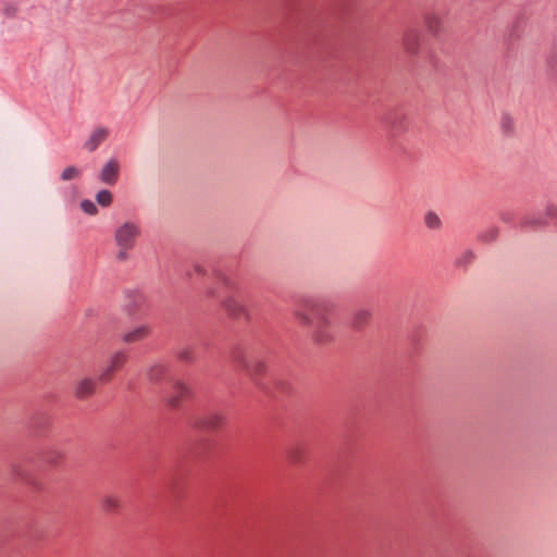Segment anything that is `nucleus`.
<instances>
[{"label": "nucleus", "mask_w": 557, "mask_h": 557, "mask_svg": "<svg viewBox=\"0 0 557 557\" xmlns=\"http://www.w3.org/2000/svg\"><path fill=\"white\" fill-rule=\"evenodd\" d=\"M295 305L294 317L307 329L311 343L318 346L345 347L358 344L361 331L371 317L369 310L358 309L349 322H336L325 306L308 295L297 296Z\"/></svg>", "instance_id": "f257e3e1"}, {"label": "nucleus", "mask_w": 557, "mask_h": 557, "mask_svg": "<svg viewBox=\"0 0 557 557\" xmlns=\"http://www.w3.org/2000/svg\"><path fill=\"white\" fill-rule=\"evenodd\" d=\"M187 276L191 280L196 276L208 296L220 300L228 318L235 321L243 320L248 325L252 324L250 305L253 301V294L246 284L221 269H207L199 264L194 265L193 271H187Z\"/></svg>", "instance_id": "f03ea898"}, {"label": "nucleus", "mask_w": 557, "mask_h": 557, "mask_svg": "<svg viewBox=\"0 0 557 557\" xmlns=\"http://www.w3.org/2000/svg\"><path fill=\"white\" fill-rule=\"evenodd\" d=\"M148 379L159 386L164 401L173 409L181 408L182 401L190 396L189 387L181 382L164 364H153L148 371Z\"/></svg>", "instance_id": "7ed1b4c3"}, {"label": "nucleus", "mask_w": 557, "mask_h": 557, "mask_svg": "<svg viewBox=\"0 0 557 557\" xmlns=\"http://www.w3.org/2000/svg\"><path fill=\"white\" fill-rule=\"evenodd\" d=\"M242 367L253 377L256 384L268 395L276 397V394H288L292 389L289 383L272 373H268V367L261 360L239 359Z\"/></svg>", "instance_id": "20e7f679"}, {"label": "nucleus", "mask_w": 557, "mask_h": 557, "mask_svg": "<svg viewBox=\"0 0 557 557\" xmlns=\"http://www.w3.org/2000/svg\"><path fill=\"white\" fill-rule=\"evenodd\" d=\"M119 319L110 317L102 326L101 332L108 337H119L125 345L138 344L148 338L151 334V327L148 324H141L126 332L117 331Z\"/></svg>", "instance_id": "39448f33"}, {"label": "nucleus", "mask_w": 557, "mask_h": 557, "mask_svg": "<svg viewBox=\"0 0 557 557\" xmlns=\"http://www.w3.org/2000/svg\"><path fill=\"white\" fill-rule=\"evenodd\" d=\"M553 221L557 226V203L548 202L546 205L545 214L539 211L524 212L519 221V228L522 231H536L548 225V221Z\"/></svg>", "instance_id": "423d86ee"}, {"label": "nucleus", "mask_w": 557, "mask_h": 557, "mask_svg": "<svg viewBox=\"0 0 557 557\" xmlns=\"http://www.w3.org/2000/svg\"><path fill=\"white\" fill-rule=\"evenodd\" d=\"M140 234L141 228L138 222L133 220L124 221L114 231V242L117 247L135 248Z\"/></svg>", "instance_id": "0eeeda50"}, {"label": "nucleus", "mask_w": 557, "mask_h": 557, "mask_svg": "<svg viewBox=\"0 0 557 557\" xmlns=\"http://www.w3.org/2000/svg\"><path fill=\"white\" fill-rule=\"evenodd\" d=\"M123 309L131 320H139L146 315V297L138 289H125Z\"/></svg>", "instance_id": "6e6552de"}, {"label": "nucleus", "mask_w": 557, "mask_h": 557, "mask_svg": "<svg viewBox=\"0 0 557 557\" xmlns=\"http://www.w3.org/2000/svg\"><path fill=\"white\" fill-rule=\"evenodd\" d=\"M406 344L421 347L434 345V333L424 323L412 324L405 333Z\"/></svg>", "instance_id": "1a4fd4ad"}, {"label": "nucleus", "mask_w": 557, "mask_h": 557, "mask_svg": "<svg viewBox=\"0 0 557 557\" xmlns=\"http://www.w3.org/2000/svg\"><path fill=\"white\" fill-rule=\"evenodd\" d=\"M121 163L116 158H110L100 169L98 180L108 186H114L120 177Z\"/></svg>", "instance_id": "9d476101"}, {"label": "nucleus", "mask_w": 557, "mask_h": 557, "mask_svg": "<svg viewBox=\"0 0 557 557\" xmlns=\"http://www.w3.org/2000/svg\"><path fill=\"white\" fill-rule=\"evenodd\" d=\"M194 428L200 430H215L223 424V417L214 410H210L201 416L191 419Z\"/></svg>", "instance_id": "9b49d317"}, {"label": "nucleus", "mask_w": 557, "mask_h": 557, "mask_svg": "<svg viewBox=\"0 0 557 557\" xmlns=\"http://www.w3.org/2000/svg\"><path fill=\"white\" fill-rule=\"evenodd\" d=\"M126 357L124 352L119 350L115 355L112 356L108 366L101 371L98 380L101 382L109 381L112 377L113 373L123 366Z\"/></svg>", "instance_id": "f8f14e48"}, {"label": "nucleus", "mask_w": 557, "mask_h": 557, "mask_svg": "<svg viewBox=\"0 0 557 557\" xmlns=\"http://www.w3.org/2000/svg\"><path fill=\"white\" fill-rule=\"evenodd\" d=\"M109 135V129L106 127H97L94 129V132L90 134L88 139L84 143V149H86L89 152H94L98 149V147L107 139Z\"/></svg>", "instance_id": "ddd939ff"}, {"label": "nucleus", "mask_w": 557, "mask_h": 557, "mask_svg": "<svg viewBox=\"0 0 557 557\" xmlns=\"http://www.w3.org/2000/svg\"><path fill=\"white\" fill-rule=\"evenodd\" d=\"M95 388L96 381L90 377H86L77 384L75 388V396L78 399H85L94 394Z\"/></svg>", "instance_id": "4468645a"}, {"label": "nucleus", "mask_w": 557, "mask_h": 557, "mask_svg": "<svg viewBox=\"0 0 557 557\" xmlns=\"http://www.w3.org/2000/svg\"><path fill=\"white\" fill-rule=\"evenodd\" d=\"M475 253L471 249L460 252L455 259V267L466 271L474 261Z\"/></svg>", "instance_id": "2eb2a0df"}, {"label": "nucleus", "mask_w": 557, "mask_h": 557, "mask_svg": "<svg viewBox=\"0 0 557 557\" xmlns=\"http://www.w3.org/2000/svg\"><path fill=\"white\" fill-rule=\"evenodd\" d=\"M499 236V227L496 225H491L486 227L485 230L481 231L476 238L479 242L483 244H492L497 240Z\"/></svg>", "instance_id": "dca6fc26"}, {"label": "nucleus", "mask_w": 557, "mask_h": 557, "mask_svg": "<svg viewBox=\"0 0 557 557\" xmlns=\"http://www.w3.org/2000/svg\"><path fill=\"white\" fill-rule=\"evenodd\" d=\"M424 224L429 230L437 231L443 226V222L438 214L434 211H428L424 215Z\"/></svg>", "instance_id": "f3484780"}, {"label": "nucleus", "mask_w": 557, "mask_h": 557, "mask_svg": "<svg viewBox=\"0 0 557 557\" xmlns=\"http://www.w3.org/2000/svg\"><path fill=\"white\" fill-rule=\"evenodd\" d=\"M499 219L503 223L507 224L512 228H519V222H516L517 213L512 209H503L498 213Z\"/></svg>", "instance_id": "a211bd4d"}, {"label": "nucleus", "mask_w": 557, "mask_h": 557, "mask_svg": "<svg viewBox=\"0 0 557 557\" xmlns=\"http://www.w3.org/2000/svg\"><path fill=\"white\" fill-rule=\"evenodd\" d=\"M404 45L408 52L416 53L419 47V37L414 32H409L404 36Z\"/></svg>", "instance_id": "6ab92c4d"}, {"label": "nucleus", "mask_w": 557, "mask_h": 557, "mask_svg": "<svg viewBox=\"0 0 557 557\" xmlns=\"http://www.w3.org/2000/svg\"><path fill=\"white\" fill-rule=\"evenodd\" d=\"M51 423L50 417L45 412H38L32 421V426L38 431L47 428Z\"/></svg>", "instance_id": "aec40b11"}, {"label": "nucleus", "mask_w": 557, "mask_h": 557, "mask_svg": "<svg viewBox=\"0 0 557 557\" xmlns=\"http://www.w3.org/2000/svg\"><path fill=\"white\" fill-rule=\"evenodd\" d=\"M113 195L109 189H101L96 194V201L99 206L107 208L112 203Z\"/></svg>", "instance_id": "412c9836"}, {"label": "nucleus", "mask_w": 557, "mask_h": 557, "mask_svg": "<svg viewBox=\"0 0 557 557\" xmlns=\"http://www.w3.org/2000/svg\"><path fill=\"white\" fill-rule=\"evenodd\" d=\"M81 174H82L81 169H78L75 165H70L62 171L60 178L62 181H72V180L79 177Z\"/></svg>", "instance_id": "4be33fe9"}, {"label": "nucleus", "mask_w": 557, "mask_h": 557, "mask_svg": "<svg viewBox=\"0 0 557 557\" xmlns=\"http://www.w3.org/2000/svg\"><path fill=\"white\" fill-rule=\"evenodd\" d=\"M425 23L432 34L436 35L438 33L441 22L435 14H428L425 16Z\"/></svg>", "instance_id": "5701e85b"}, {"label": "nucleus", "mask_w": 557, "mask_h": 557, "mask_svg": "<svg viewBox=\"0 0 557 557\" xmlns=\"http://www.w3.org/2000/svg\"><path fill=\"white\" fill-rule=\"evenodd\" d=\"M102 507L107 512H115L119 508V500L112 496L103 499Z\"/></svg>", "instance_id": "b1692460"}, {"label": "nucleus", "mask_w": 557, "mask_h": 557, "mask_svg": "<svg viewBox=\"0 0 557 557\" xmlns=\"http://www.w3.org/2000/svg\"><path fill=\"white\" fill-rule=\"evenodd\" d=\"M81 208L85 213H87L89 215H95L98 213L97 205L89 199L82 200Z\"/></svg>", "instance_id": "393cba45"}, {"label": "nucleus", "mask_w": 557, "mask_h": 557, "mask_svg": "<svg viewBox=\"0 0 557 557\" xmlns=\"http://www.w3.org/2000/svg\"><path fill=\"white\" fill-rule=\"evenodd\" d=\"M502 129L507 135L511 134L513 131V120L508 114H504L502 117Z\"/></svg>", "instance_id": "a878e982"}, {"label": "nucleus", "mask_w": 557, "mask_h": 557, "mask_svg": "<svg viewBox=\"0 0 557 557\" xmlns=\"http://www.w3.org/2000/svg\"><path fill=\"white\" fill-rule=\"evenodd\" d=\"M547 62L552 73L557 75V49L550 53Z\"/></svg>", "instance_id": "bb28decb"}, {"label": "nucleus", "mask_w": 557, "mask_h": 557, "mask_svg": "<svg viewBox=\"0 0 557 557\" xmlns=\"http://www.w3.org/2000/svg\"><path fill=\"white\" fill-rule=\"evenodd\" d=\"M60 458L61 454L58 450H51L46 455V460L51 465H55Z\"/></svg>", "instance_id": "cd10ccee"}, {"label": "nucleus", "mask_w": 557, "mask_h": 557, "mask_svg": "<svg viewBox=\"0 0 557 557\" xmlns=\"http://www.w3.org/2000/svg\"><path fill=\"white\" fill-rule=\"evenodd\" d=\"M133 248H123V247H119V251L116 252V259L119 261H125L128 259L129 255H128V251L132 250Z\"/></svg>", "instance_id": "c85d7f7f"}, {"label": "nucleus", "mask_w": 557, "mask_h": 557, "mask_svg": "<svg viewBox=\"0 0 557 557\" xmlns=\"http://www.w3.org/2000/svg\"><path fill=\"white\" fill-rule=\"evenodd\" d=\"M165 485L169 488H174V486L176 485V474L175 473L171 472L169 474V478L166 479Z\"/></svg>", "instance_id": "c756f323"}, {"label": "nucleus", "mask_w": 557, "mask_h": 557, "mask_svg": "<svg viewBox=\"0 0 557 557\" xmlns=\"http://www.w3.org/2000/svg\"><path fill=\"white\" fill-rule=\"evenodd\" d=\"M16 8L13 4H8L4 8V14L8 16H13L15 14Z\"/></svg>", "instance_id": "7c9ffc66"}, {"label": "nucleus", "mask_w": 557, "mask_h": 557, "mask_svg": "<svg viewBox=\"0 0 557 557\" xmlns=\"http://www.w3.org/2000/svg\"><path fill=\"white\" fill-rule=\"evenodd\" d=\"M191 352L193 350H183L180 357L184 361H189L191 360Z\"/></svg>", "instance_id": "2f4dec72"}, {"label": "nucleus", "mask_w": 557, "mask_h": 557, "mask_svg": "<svg viewBox=\"0 0 557 557\" xmlns=\"http://www.w3.org/2000/svg\"><path fill=\"white\" fill-rule=\"evenodd\" d=\"M290 458L294 460V461H298L300 459V451L297 449L295 450L292 455H290Z\"/></svg>", "instance_id": "473e14b6"}, {"label": "nucleus", "mask_w": 557, "mask_h": 557, "mask_svg": "<svg viewBox=\"0 0 557 557\" xmlns=\"http://www.w3.org/2000/svg\"><path fill=\"white\" fill-rule=\"evenodd\" d=\"M94 312H95V311H94V309H92V308H88V309H86V310H85V315H86L87 318H89V317L94 315Z\"/></svg>", "instance_id": "72a5a7b5"}, {"label": "nucleus", "mask_w": 557, "mask_h": 557, "mask_svg": "<svg viewBox=\"0 0 557 557\" xmlns=\"http://www.w3.org/2000/svg\"><path fill=\"white\" fill-rule=\"evenodd\" d=\"M512 38H513V32H512V33H510L508 36H506V37H505V41H506V42H510V41L512 40Z\"/></svg>", "instance_id": "f704fd0d"}, {"label": "nucleus", "mask_w": 557, "mask_h": 557, "mask_svg": "<svg viewBox=\"0 0 557 557\" xmlns=\"http://www.w3.org/2000/svg\"><path fill=\"white\" fill-rule=\"evenodd\" d=\"M392 128H396V122L394 120L387 121Z\"/></svg>", "instance_id": "c9c22d12"}, {"label": "nucleus", "mask_w": 557, "mask_h": 557, "mask_svg": "<svg viewBox=\"0 0 557 557\" xmlns=\"http://www.w3.org/2000/svg\"><path fill=\"white\" fill-rule=\"evenodd\" d=\"M14 472H15V474H16L17 476L23 478V473H22V472H20L18 470L14 469Z\"/></svg>", "instance_id": "e433bc0d"}, {"label": "nucleus", "mask_w": 557, "mask_h": 557, "mask_svg": "<svg viewBox=\"0 0 557 557\" xmlns=\"http://www.w3.org/2000/svg\"><path fill=\"white\" fill-rule=\"evenodd\" d=\"M295 344L300 345V344H302V342H301V341H299V339H297V341H295Z\"/></svg>", "instance_id": "4c0bfd02"}]
</instances>
